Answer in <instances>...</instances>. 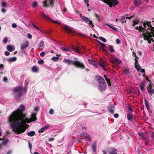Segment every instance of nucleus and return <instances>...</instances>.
I'll use <instances>...</instances> for the list:
<instances>
[{
    "instance_id": "f257e3e1",
    "label": "nucleus",
    "mask_w": 154,
    "mask_h": 154,
    "mask_svg": "<svg viewBox=\"0 0 154 154\" xmlns=\"http://www.w3.org/2000/svg\"><path fill=\"white\" fill-rule=\"evenodd\" d=\"M20 108H18L16 111H14L9 117L8 120L11 128L13 131L18 134L23 133L26 130V128H19L20 126L26 122L28 119L26 118L25 114H24L23 111L25 109L24 106L20 105Z\"/></svg>"
},
{
    "instance_id": "f03ea898",
    "label": "nucleus",
    "mask_w": 154,
    "mask_h": 154,
    "mask_svg": "<svg viewBox=\"0 0 154 154\" xmlns=\"http://www.w3.org/2000/svg\"><path fill=\"white\" fill-rule=\"evenodd\" d=\"M26 90V88H23L20 86L14 88L13 90V94L14 99L16 101L20 100L22 97L23 91Z\"/></svg>"
},
{
    "instance_id": "7ed1b4c3",
    "label": "nucleus",
    "mask_w": 154,
    "mask_h": 154,
    "mask_svg": "<svg viewBox=\"0 0 154 154\" xmlns=\"http://www.w3.org/2000/svg\"><path fill=\"white\" fill-rule=\"evenodd\" d=\"M107 4L109 6L112 8L115 7L119 3V2L116 0H101Z\"/></svg>"
},
{
    "instance_id": "20e7f679",
    "label": "nucleus",
    "mask_w": 154,
    "mask_h": 154,
    "mask_svg": "<svg viewBox=\"0 0 154 154\" xmlns=\"http://www.w3.org/2000/svg\"><path fill=\"white\" fill-rule=\"evenodd\" d=\"M73 65L81 69H83L85 68V66L84 64L78 61H73Z\"/></svg>"
},
{
    "instance_id": "39448f33",
    "label": "nucleus",
    "mask_w": 154,
    "mask_h": 154,
    "mask_svg": "<svg viewBox=\"0 0 154 154\" xmlns=\"http://www.w3.org/2000/svg\"><path fill=\"white\" fill-rule=\"evenodd\" d=\"M53 0H47L43 2V4L44 7H46L50 6H53L54 3Z\"/></svg>"
},
{
    "instance_id": "423d86ee",
    "label": "nucleus",
    "mask_w": 154,
    "mask_h": 154,
    "mask_svg": "<svg viewBox=\"0 0 154 154\" xmlns=\"http://www.w3.org/2000/svg\"><path fill=\"white\" fill-rule=\"evenodd\" d=\"M63 29L67 32L69 35H74V31L71 30L70 27L69 26L67 25H65L63 26Z\"/></svg>"
},
{
    "instance_id": "0eeeda50",
    "label": "nucleus",
    "mask_w": 154,
    "mask_h": 154,
    "mask_svg": "<svg viewBox=\"0 0 154 154\" xmlns=\"http://www.w3.org/2000/svg\"><path fill=\"white\" fill-rule=\"evenodd\" d=\"M106 88V84L105 82L101 84H98V89L101 91H105Z\"/></svg>"
},
{
    "instance_id": "6e6552de",
    "label": "nucleus",
    "mask_w": 154,
    "mask_h": 154,
    "mask_svg": "<svg viewBox=\"0 0 154 154\" xmlns=\"http://www.w3.org/2000/svg\"><path fill=\"white\" fill-rule=\"evenodd\" d=\"M95 80L98 82V84L104 83L105 80L101 76L97 75L95 77Z\"/></svg>"
},
{
    "instance_id": "1a4fd4ad",
    "label": "nucleus",
    "mask_w": 154,
    "mask_h": 154,
    "mask_svg": "<svg viewBox=\"0 0 154 154\" xmlns=\"http://www.w3.org/2000/svg\"><path fill=\"white\" fill-rule=\"evenodd\" d=\"M149 85L147 87V90L148 93L151 96L154 94V89L152 88V85L149 84Z\"/></svg>"
},
{
    "instance_id": "9d476101",
    "label": "nucleus",
    "mask_w": 154,
    "mask_h": 154,
    "mask_svg": "<svg viewBox=\"0 0 154 154\" xmlns=\"http://www.w3.org/2000/svg\"><path fill=\"white\" fill-rule=\"evenodd\" d=\"M110 62L113 64H116L117 65H119L121 63V60H119L118 59L114 58H113L111 60Z\"/></svg>"
},
{
    "instance_id": "9b49d317",
    "label": "nucleus",
    "mask_w": 154,
    "mask_h": 154,
    "mask_svg": "<svg viewBox=\"0 0 154 154\" xmlns=\"http://www.w3.org/2000/svg\"><path fill=\"white\" fill-rule=\"evenodd\" d=\"M29 42L26 41L25 42H23L20 46V49L21 50L26 49L29 46Z\"/></svg>"
},
{
    "instance_id": "f8f14e48",
    "label": "nucleus",
    "mask_w": 154,
    "mask_h": 154,
    "mask_svg": "<svg viewBox=\"0 0 154 154\" xmlns=\"http://www.w3.org/2000/svg\"><path fill=\"white\" fill-rule=\"evenodd\" d=\"M143 2V0H135L134 4L135 6L137 7L141 5Z\"/></svg>"
},
{
    "instance_id": "ddd939ff",
    "label": "nucleus",
    "mask_w": 154,
    "mask_h": 154,
    "mask_svg": "<svg viewBox=\"0 0 154 154\" xmlns=\"http://www.w3.org/2000/svg\"><path fill=\"white\" fill-rule=\"evenodd\" d=\"M117 153V151L116 149L114 148L110 149L109 151V154H116Z\"/></svg>"
},
{
    "instance_id": "4468645a",
    "label": "nucleus",
    "mask_w": 154,
    "mask_h": 154,
    "mask_svg": "<svg viewBox=\"0 0 154 154\" xmlns=\"http://www.w3.org/2000/svg\"><path fill=\"white\" fill-rule=\"evenodd\" d=\"M97 143L95 141L94 142L91 146V148L93 152H96L97 148Z\"/></svg>"
},
{
    "instance_id": "2eb2a0df",
    "label": "nucleus",
    "mask_w": 154,
    "mask_h": 154,
    "mask_svg": "<svg viewBox=\"0 0 154 154\" xmlns=\"http://www.w3.org/2000/svg\"><path fill=\"white\" fill-rule=\"evenodd\" d=\"M9 142V140L8 139L4 137V139L2 140V141L1 143V144L2 146L5 145Z\"/></svg>"
},
{
    "instance_id": "dca6fc26",
    "label": "nucleus",
    "mask_w": 154,
    "mask_h": 154,
    "mask_svg": "<svg viewBox=\"0 0 154 154\" xmlns=\"http://www.w3.org/2000/svg\"><path fill=\"white\" fill-rule=\"evenodd\" d=\"M31 117L30 118L31 122L37 120L36 114L35 113H33L31 115Z\"/></svg>"
},
{
    "instance_id": "f3484780",
    "label": "nucleus",
    "mask_w": 154,
    "mask_h": 154,
    "mask_svg": "<svg viewBox=\"0 0 154 154\" xmlns=\"http://www.w3.org/2000/svg\"><path fill=\"white\" fill-rule=\"evenodd\" d=\"M63 61L65 63L68 64L69 65H70L71 64L73 65V61L70 60L69 59H64L63 60Z\"/></svg>"
},
{
    "instance_id": "a211bd4d",
    "label": "nucleus",
    "mask_w": 154,
    "mask_h": 154,
    "mask_svg": "<svg viewBox=\"0 0 154 154\" xmlns=\"http://www.w3.org/2000/svg\"><path fill=\"white\" fill-rule=\"evenodd\" d=\"M146 25H145V26H144V27H143L141 26H140L139 28V31L140 32H142L143 33V32L146 31V30H147L146 29Z\"/></svg>"
},
{
    "instance_id": "6ab92c4d",
    "label": "nucleus",
    "mask_w": 154,
    "mask_h": 154,
    "mask_svg": "<svg viewBox=\"0 0 154 154\" xmlns=\"http://www.w3.org/2000/svg\"><path fill=\"white\" fill-rule=\"evenodd\" d=\"M72 49L73 50L76 51L77 52L80 53V48L79 47L76 46H72Z\"/></svg>"
},
{
    "instance_id": "aec40b11",
    "label": "nucleus",
    "mask_w": 154,
    "mask_h": 154,
    "mask_svg": "<svg viewBox=\"0 0 154 154\" xmlns=\"http://www.w3.org/2000/svg\"><path fill=\"white\" fill-rule=\"evenodd\" d=\"M89 22L88 24L90 27L91 28L94 27V25L93 23V21L90 20L88 18H87V22Z\"/></svg>"
},
{
    "instance_id": "412c9836",
    "label": "nucleus",
    "mask_w": 154,
    "mask_h": 154,
    "mask_svg": "<svg viewBox=\"0 0 154 154\" xmlns=\"http://www.w3.org/2000/svg\"><path fill=\"white\" fill-rule=\"evenodd\" d=\"M138 67L137 68H136V69L138 71H140L142 73H145V70L144 69H143L140 66V65H138Z\"/></svg>"
},
{
    "instance_id": "4be33fe9",
    "label": "nucleus",
    "mask_w": 154,
    "mask_h": 154,
    "mask_svg": "<svg viewBox=\"0 0 154 154\" xmlns=\"http://www.w3.org/2000/svg\"><path fill=\"white\" fill-rule=\"evenodd\" d=\"M134 116L132 115V114L128 113L127 115V117L128 119L130 121H131L134 119Z\"/></svg>"
},
{
    "instance_id": "5701e85b",
    "label": "nucleus",
    "mask_w": 154,
    "mask_h": 154,
    "mask_svg": "<svg viewBox=\"0 0 154 154\" xmlns=\"http://www.w3.org/2000/svg\"><path fill=\"white\" fill-rule=\"evenodd\" d=\"M7 48V50L9 51H14V47H13L10 45H8Z\"/></svg>"
},
{
    "instance_id": "b1692460",
    "label": "nucleus",
    "mask_w": 154,
    "mask_h": 154,
    "mask_svg": "<svg viewBox=\"0 0 154 154\" xmlns=\"http://www.w3.org/2000/svg\"><path fill=\"white\" fill-rule=\"evenodd\" d=\"M145 85V82H142L140 84V88L142 91H143L144 90V86Z\"/></svg>"
},
{
    "instance_id": "393cba45",
    "label": "nucleus",
    "mask_w": 154,
    "mask_h": 154,
    "mask_svg": "<svg viewBox=\"0 0 154 154\" xmlns=\"http://www.w3.org/2000/svg\"><path fill=\"white\" fill-rule=\"evenodd\" d=\"M35 132L34 131H31L27 133V135L29 136L32 137L34 135Z\"/></svg>"
},
{
    "instance_id": "a878e982",
    "label": "nucleus",
    "mask_w": 154,
    "mask_h": 154,
    "mask_svg": "<svg viewBox=\"0 0 154 154\" xmlns=\"http://www.w3.org/2000/svg\"><path fill=\"white\" fill-rule=\"evenodd\" d=\"M17 58L15 57H11L9 59H8V62H13L16 60Z\"/></svg>"
},
{
    "instance_id": "bb28decb",
    "label": "nucleus",
    "mask_w": 154,
    "mask_h": 154,
    "mask_svg": "<svg viewBox=\"0 0 154 154\" xmlns=\"http://www.w3.org/2000/svg\"><path fill=\"white\" fill-rule=\"evenodd\" d=\"M100 65L102 67L103 69L105 71H107V69L105 68V64L103 62H100Z\"/></svg>"
},
{
    "instance_id": "cd10ccee",
    "label": "nucleus",
    "mask_w": 154,
    "mask_h": 154,
    "mask_svg": "<svg viewBox=\"0 0 154 154\" xmlns=\"http://www.w3.org/2000/svg\"><path fill=\"white\" fill-rule=\"evenodd\" d=\"M137 58H135V63H134V66H135V68H137L138 67H139V66H138V65H140L139 63H138V60H137Z\"/></svg>"
},
{
    "instance_id": "c85d7f7f",
    "label": "nucleus",
    "mask_w": 154,
    "mask_h": 154,
    "mask_svg": "<svg viewBox=\"0 0 154 154\" xmlns=\"http://www.w3.org/2000/svg\"><path fill=\"white\" fill-rule=\"evenodd\" d=\"M144 101H145V103L146 105V108L147 109V110H149L150 108H149V105L148 104V102L147 100L146 99Z\"/></svg>"
},
{
    "instance_id": "c756f323",
    "label": "nucleus",
    "mask_w": 154,
    "mask_h": 154,
    "mask_svg": "<svg viewBox=\"0 0 154 154\" xmlns=\"http://www.w3.org/2000/svg\"><path fill=\"white\" fill-rule=\"evenodd\" d=\"M138 135L140 136L143 139H146V137L144 134L142 133H138Z\"/></svg>"
},
{
    "instance_id": "7c9ffc66",
    "label": "nucleus",
    "mask_w": 154,
    "mask_h": 154,
    "mask_svg": "<svg viewBox=\"0 0 154 154\" xmlns=\"http://www.w3.org/2000/svg\"><path fill=\"white\" fill-rule=\"evenodd\" d=\"M32 25L34 26V27L36 29L38 30L39 31H40L42 33H43V31L40 29L38 27H37L36 25H35V24H33L32 23H31Z\"/></svg>"
},
{
    "instance_id": "2f4dec72",
    "label": "nucleus",
    "mask_w": 154,
    "mask_h": 154,
    "mask_svg": "<svg viewBox=\"0 0 154 154\" xmlns=\"http://www.w3.org/2000/svg\"><path fill=\"white\" fill-rule=\"evenodd\" d=\"M44 46V42L42 40L39 43L38 46L39 48L43 47Z\"/></svg>"
},
{
    "instance_id": "473e14b6",
    "label": "nucleus",
    "mask_w": 154,
    "mask_h": 154,
    "mask_svg": "<svg viewBox=\"0 0 154 154\" xmlns=\"http://www.w3.org/2000/svg\"><path fill=\"white\" fill-rule=\"evenodd\" d=\"M109 50L111 52L113 53L115 52L113 48V46L110 45L109 46Z\"/></svg>"
},
{
    "instance_id": "72a5a7b5",
    "label": "nucleus",
    "mask_w": 154,
    "mask_h": 154,
    "mask_svg": "<svg viewBox=\"0 0 154 154\" xmlns=\"http://www.w3.org/2000/svg\"><path fill=\"white\" fill-rule=\"evenodd\" d=\"M32 71L33 72H36L38 70V68L37 66H34L32 68Z\"/></svg>"
},
{
    "instance_id": "f704fd0d",
    "label": "nucleus",
    "mask_w": 154,
    "mask_h": 154,
    "mask_svg": "<svg viewBox=\"0 0 154 154\" xmlns=\"http://www.w3.org/2000/svg\"><path fill=\"white\" fill-rule=\"evenodd\" d=\"M125 17L124 16H122L121 18L120 19V21L122 23H123L124 22L125 23L126 20H125Z\"/></svg>"
},
{
    "instance_id": "c9c22d12",
    "label": "nucleus",
    "mask_w": 154,
    "mask_h": 154,
    "mask_svg": "<svg viewBox=\"0 0 154 154\" xmlns=\"http://www.w3.org/2000/svg\"><path fill=\"white\" fill-rule=\"evenodd\" d=\"M60 48L61 50L67 52L69 51V49L65 48L64 47H61Z\"/></svg>"
},
{
    "instance_id": "e433bc0d",
    "label": "nucleus",
    "mask_w": 154,
    "mask_h": 154,
    "mask_svg": "<svg viewBox=\"0 0 154 154\" xmlns=\"http://www.w3.org/2000/svg\"><path fill=\"white\" fill-rule=\"evenodd\" d=\"M42 16L44 17L45 18L47 19L48 20H51V19L49 17L46 15L44 12L42 13Z\"/></svg>"
},
{
    "instance_id": "4c0bfd02",
    "label": "nucleus",
    "mask_w": 154,
    "mask_h": 154,
    "mask_svg": "<svg viewBox=\"0 0 154 154\" xmlns=\"http://www.w3.org/2000/svg\"><path fill=\"white\" fill-rule=\"evenodd\" d=\"M98 42L101 45V48H104L106 47V45L105 44L101 43L99 41H98Z\"/></svg>"
},
{
    "instance_id": "58836bf2",
    "label": "nucleus",
    "mask_w": 154,
    "mask_h": 154,
    "mask_svg": "<svg viewBox=\"0 0 154 154\" xmlns=\"http://www.w3.org/2000/svg\"><path fill=\"white\" fill-rule=\"evenodd\" d=\"M105 80L107 81V83L108 84L109 86H110L111 85V83L110 82V80L108 79H105Z\"/></svg>"
},
{
    "instance_id": "ea45409f",
    "label": "nucleus",
    "mask_w": 154,
    "mask_h": 154,
    "mask_svg": "<svg viewBox=\"0 0 154 154\" xmlns=\"http://www.w3.org/2000/svg\"><path fill=\"white\" fill-rule=\"evenodd\" d=\"M133 23L132 26H134L135 25L137 24L138 23V21L137 20H134L133 21Z\"/></svg>"
},
{
    "instance_id": "a19ab883",
    "label": "nucleus",
    "mask_w": 154,
    "mask_h": 154,
    "mask_svg": "<svg viewBox=\"0 0 154 154\" xmlns=\"http://www.w3.org/2000/svg\"><path fill=\"white\" fill-rule=\"evenodd\" d=\"M58 58L59 57H53L51 59L54 61H56L58 59Z\"/></svg>"
},
{
    "instance_id": "79ce46f5",
    "label": "nucleus",
    "mask_w": 154,
    "mask_h": 154,
    "mask_svg": "<svg viewBox=\"0 0 154 154\" xmlns=\"http://www.w3.org/2000/svg\"><path fill=\"white\" fill-rule=\"evenodd\" d=\"M94 16L97 18V19L98 20V21H100V17L98 15V14H97L95 13L94 14Z\"/></svg>"
},
{
    "instance_id": "37998d69",
    "label": "nucleus",
    "mask_w": 154,
    "mask_h": 154,
    "mask_svg": "<svg viewBox=\"0 0 154 154\" xmlns=\"http://www.w3.org/2000/svg\"><path fill=\"white\" fill-rule=\"evenodd\" d=\"M99 39L104 42H105L106 41V39L103 37H100L99 38Z\"/></svg>"
},
{
    "instance_id": "c03bdc74",
    "label": "nucleus",
    "mask_w": 154,
    "mask_h": 154,
    "mask_svg": "<svg viewBox=\"0 0 154 154\" xmlns=\"http://www.w3.org/2000/svg\"><path fill=\"white\" fill-rule=\"evenodd\" d=\"M26 123H25V124ZM25 124H23L22 125H21V126H20V127L19 128H26V129L27 128V127H29V125H26V127L25 126H24V125Z\"/></svg>"
},
{
    "instance_id": "a18cd8bd",
    "label": "nucleus",
    "mask_w": 154,
    "mask_h": 154,
    "mask_svg": "<svg viewBox=\"0 0 154 154\" xmlns=\"http://www.w3.org/2000/svg\"><path fill=\"white\" fill-rule=\"evenodd\" d=\"M81 136H84L85 137V138L87 137V134L86 133H83L81 134ZM84 139V138H82V140H83Z\"/></svg>"
},
{
    "instance_id": "49530a36",
    "label": "nucleus",
    "mask_w": 154,
    "mask_h": 154,
    "mask_svg": "<svg viewBox=\"0 0 154 154\" xmlns=\"http://www.w3.org/2000/svg\"><path fill=\"white\" fill-rule=\"evenodd\" d=\"M128 110L130 112L132 113V112H133V109L130 107H128Z\"/></svg>"
},
{
    "instance_id": "de8ad7c7",
    "label": "nucleus",
    "mask_w": 154,
    "mask_h": 154,
    "mask_svg": "<svg viewBox=\"0 0 154 154\" xmlns=\"http://www.w3.org/2000/svg\"><path fill=\"white\" fill-rule=\"evenodd\" d=\"M49 20L52 21L54 23H56V24H60V23L58 22V21H57L53 20H51H51Z\"/></svg>"
},
{
    "instance_id": "09e8293b",
    "label": "nucleus",
    "mask_w": 154,
    "mask_h": 154,
    "mask_svg": "<svg viewBox=\"0 0 154 154\" xmlns=\"http://www.w3.org/2000/svg\"><path fill=\"white\" fill-rule=\"evenodd\" d=\"M81 18L82 20L85 21H87V17H85V16H81Z\"/></svg>"
},
{
    "instance_id": "8fccbe9b",
    "label": "nucleus",
    "mask_w": 154,
    "mask_h": 154,
    "mask_svg": "<svg viewBox=\"0 0 154 154\" xmlns=\"http://www.w3.org/2000/svg\"><path fill=\"white\" fill-rule=\"evenodd\" d=\"M93 59H89L88 60V63H90L91 64H92L93 63Z\"/></svg>"
},
{
    "instance_id": "3c124183",
    "label": "nucleus",
    "mask_w": 154,
    "mask_h": 154,
    "mask_svg": "<svg viewBox=\"0 0 154 154\" xmlns=\"http://www.w3.org/2000/svg\"><path fill=\"white\" fill-rule=\"evenodd\" d=\"M2 7L3 8L7 7V4L5 2H3L2 3Z\"/></svg>"
},
{
    "instance_id": "603ef678",
    "label": "nucleus",
    "mask_w": 154,
    "mask_h": 154,
    "mask_svg": "<svg viewBox=\"0 0 154 154\" xmlns=\"http://www.w3.org/2000/svg\"><path fill=\"white\" fill-rule=\"evenodd\" d=\"M123 71L126 74H128L129 73V70L126 69H124Z\"/></svg>"
},
{
    "instance_id": "864d4df0",
    "label": "nucleus",
    "mask_w": 154,
    "mask_h": 154,
    "mask_svg": "<svg viewBox=\"0 0 154 154\" xmlns=\"http://www.w3.org/2000/svg\"><path fill=\"white\" fill-rule=\"evenodd\" d=\"M44 61L42 59H41L40 60H39L38 61V63L39 64H40L43 63H44Z\"/></svg>"
},
{
    "instance_id": "5fc2aeb1",
    "label": "nucleus",
    "mask_w": 154,
    "mask_h": 154,
    "mask_svg": "<svg viewBox=\"0 0 154 154\" xmlns=\"http://www.w3.org/2000/svg\"><path fill=\"white\" fill-rule=\"evenodd\" d=\"M45 129L43 128H41L38 131V132L41 133V132H43L45 130Z\"/></svg>"
},
{
    "instance_id": "6e6d98bb",
    "label": "nucleus",
    "mask_w": 154,
    "mask_h": 154,
    "mask_svg": "<svg viewBox=\"0 0 154 154\" xmlns=\"http://www.w3.org/2000/svg\"><path fill=\"white\" fill-rule=\"evenodd\" d=\"M45 55V53L44 51L41 52L40 54V55L43 57H44Z\"/></svg>"
},
{
    "instance_id": "4d7b16f0",
    "label": "nucleus",
    "mask_w": 154,
    "mask_h": 154,
    "mask_svg": "<svg viewBox=\"0 0 154 154\" xmlns=\"http://www.w3.org/2000/svg\"><path fill=\"white\" fill-rule=\"evenodd\" d=\"M116 42L117 44H119L121 43V41L119 39L117 38L116 40Z\"/></svg>"
},
{
    "instance_id": "13d9d810",
    "label": "nucleus",
    "mask_w": 154,
    "mask_h": 154,
    "mask_svg": "<svg viewBox=\"0 0 154 154\" xmlns=\"http://www.w3.org/2000/svg\"><path fill=\"white\" fill-rule=\"evenodd\" d=\"M49 113L51 115H52L54 113V110L53 109H51L49 111Z\"/></svg>"
},
{
    "instance_id": "bf43d9fd",
    "label": "nucleus",
    "mask_w": 154,
    "mask_h": 154,
    "mask_svg": "<svg viewBox=\"0 0 154 154\" xmlns=\"http://www.w3.org/2000/svg\"><path fill=\"white\" fill-rule=\"evenodd\" d=\"M3 41L5 43H7V41H8V38H6V37L5 38H4Z\"/></svg>"
},
{
    "instance_id": "052dcab7",
    "label": "nucleus",
    "mask_w": 154,
    "mask_h": 154,
    "mask_svg": "<svg viewBox=\"0 0 154 154\" xmlns=\"http://www.w3.org/2000/svg\"><path fill=\"white\" fill-rule=\"evenodd\" d=\"M10 53L8 51H5V54L6 56H8L10 55Z\"/></svg>"
},
{
    "instance_id": "680f3d73",
    "label": "nucleus",
    "mask_w": 154,
    "mask_h": 154,
    "mask_svg": "<svg viewBox=\"0 0 154 154\" xmlns=\"http://www.w3.org/2000/svg\"><path fill=\"white\" fill-rule=\"evenodd\" d=\"M101 49L103 52L106 53L107 52V51L104 48H101Z\"/></svg>"
},
{
    "instance_id": "e2e57ef3",
    "label": "nucleus",
    "mask_w": 154,
    "mask_h": 154,
    "mask_svg": "<svg viewBox=\"0 0 154 154\" xmlns=\"http://www.w3.org/2000/svg\"><path fill=\"white\" fill-rule=\"evenodd\" d=\"M150 137L154 140V132H152L150 134Z\"/></svg>"
},
{
    "instance_id": "0e129e2a",
    "label": "nucleus",
    "mask_w": 154,
    "mask_h": 154,
    "mask_svg": "<svg viewBox=\"0 0 154 154\" xmlns=\"http://www.w3.org/2000/svg\"><path fill=\"white\" fill-rule=\"evenodd\" d=\"M109 112L112 114H113L114 113V111L112 109H109Z\"/></svg>"
},
{
    "instance_id": "69168bd1",
    "label": "nucleus",
    "mask_w": 154,
    "mask_h": 154,
    "mask_svg": "<svg viewBox=\"0 0 154 154\" xmlns=\"http://www.w3.org/2000/svg\"><path fill=\"white\" fill-rule=\"evenodd\" d=\"M29 147L30 149L31 150L32 148V144L30 143V142H28Z\"/></svg>"
},
{
    "instance_id": "338daca9",
    "label": "nucleus",
    "mask_w": 154,
    "mask_h": 154,
    "mask_svg": "<svg viewBox=\"0 0 154 154\" xmlns=\"http://www.w3.org/2000/svg\"><path fill=\"white\" fill-rule=\"evenodd\" d=\"M37 5V3L36 2H35L33 3V7H36Z\"/></svg>"
},
{
    "instance_id": "774afa93",
    "label": "nucleus",
    "mask_w": 154,
    "mask_h": 154,
    "mask_svg": "<svg viewBox=\"0 0 154 154\" xmlns=\"http://www.w3.org/2000/svg\"><path fill=\"white\" fill-rule=\"evenodd\" d=\"M119 115L118 113H116L114 114V116L116 118H118L119 117Z\"/></svg>"
}]
</instances>
